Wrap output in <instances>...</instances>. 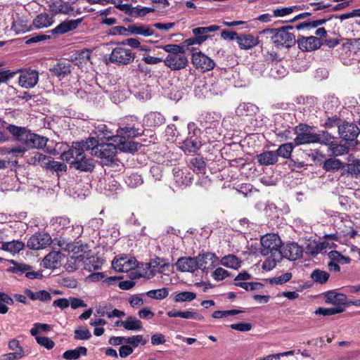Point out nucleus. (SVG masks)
<instances>
[{"label": "nucleus", "instance_id": "15", "mask_svg": "<svg viewBox=\"0 0 360 360\" xmlns=\"http://www.w3.org/2000/svg\"><path fill=\"white\" fill-rule=\"evenodd\" d=\"M51 243V238L49 234L39 233L32 235L27 240V247L32 250L44 249Z\"/></svg>", "mask_w": 360, "mask_h": 360}, {"label": "nucleus", "instance_id": "43", "mask_svg": "<svg viewBox=\"0 0 360 360\" xmlns=\"http://www.w3.org/2000/svg\"><path fill=\"white\" fill-rule=\"evenodd\" d=\"M257 108L252 103H240L236 110V113L238 116H246L255 112Z\"/></svg>", "mask_w": 360, "mask_h": 360}, {"label": "nucleus", "instance_id": "60", "mask_svg": "<svg viewBox=\"0 0 360 360\" xmlns=\"http://www.w3.org/2000/svg\"><path fill=\"white\" fill-rule=\"evenodd\" d=\"M125 182L130 187H136L142 184L143 180L140 175L132 174L126 178Z\"/></svg>", "mask_w": 360, "mask_h": 360}, {"label": "nucleus", "instance_id": "48", "mask_svg": "<svg viewBox=\"0 0 360 360\" xmlns=\"http://www.w3.org/2000/svg\"><path fill=\"white\" fill-rule=\"evenodd\" d=\"M329 151L335 156H340L347 154L349 151L346 146L331 142L328 146Z\"/></svg>", "mask_w": 360, "mask_h": 360}, {"label": "nucleus", "instance_id": "29", "mask_svg": "<svg viewBox=\"0 0 360 360\" xmlns=\"http://www.w3.org/2000/svg\"><path fill=\"white\" fill-rule=\"evenodd\" d=\"M130 34L141 35L143 37L152 36L155 34V30L152 25H146L143 24H133L128 27Z\"/></svg>", "mask_w": 360, "mask_h": 360}, {"label": "nucleus", "instance_id": "36", "mask_svg": "<svg viewBox=\"0 0 360 360\" xmlns=\"http://www.w3.org/2000/svg\"><path fill=\"white\" fill-rule=\"evenodd\" d=\"M265 256L266 258L263 262L262 268L264 270L270 271L276 266V262L281 259L282 252H275L274 253H271L269 255Z\"/></svg>", "mask_w": 360, "mask_h": 360}, {"label": "nucleus", "instance_id": "42", "mask_svg": "<svg viewBox=\"0 0 360 360\" xmlns=\"http://www.w3.org/2000/svg\"><path fill=\"white\" fill-rule=\"evenodd\" d=\"M54 75L63 78L70 73V63H58L51 70Z\"/></svg>", "mask_w": 360, "mask_h": 360}, {"label": "nucleus", "instance_id": "51", "mask_svg": "<svg viewBox=\"0 0 360 360\" xmlns=\"http://www.w3.org/2000/svg\"><path fill=\"white\" fill-rule=\"evenodd\" d=\"M311 278L314 282L322 284L328 280L329 274L325 271L316 269L312 271Z\"/></svg>", "mask_w": 360, "mask_h": 360}, {"label": "nucleus", "instance_id": "30", "mask_svg": "<svg viewBox=\"0 0 360 360\" xmlns=\"http://www.w3.org/2000/svg\"><path fill=\"white\" fill-rule=\"evenodd\" d=\"M165 119L163 115L158 112H150L143 117V125L149 127H158L165 123Z\"/></svg>", "mask_w": 360, "mask_h": 360}, {"label": "nucleus", "instance_id": "6", "mask_svg": "<svg viewBox=\"0 0 360 360\" xmlns=\"http://www.w3.org/2000/svg\"><path fill=\"white\" fill-rule=\"evenodd\" d=\"M292 29V26H287L279 29H270L264 32L274 33L272 36L273 43L278 47L290 48L295 44V35L288 31Z\"/></svg>", "mask_w": 360, "mask_h": 360}, {"label": "nucleus", "instance_id": "33", "mask_svg": "<svg viewBox=\"0 0 360 360\" xmlns=\"http://www.w3.org/2000/svg\"><path fill=\"white\" fill-rule=\"evenodd\" d=\"M48 139L31 132L27 141L26 146L30 148H42L46 146Z\"/></svg>", "mask_w": 360, "mask_h": 360}, {"label": "nucleus", "instance_id": "8", "mask_svg": "<svg viewBox=\"0 0 360 360\" xmlns=\"http://www.w3.org/2000/svg\"><path fill=\"white\" fill-rule=\"evenodd\" d=\"M261 253L262 255H269L275 252H281V240L279 236L275 233H269L261 238Z\"/></svg>", "mask_w": 360, "mask_h": 360}, {"label": "nucleus", "instance_id": "63", "mask_svg": "<svg viewBox=\"0 0 360 360\" xmlns=\"http://www.w3.org/2000/svg\"><path fill=\"white\" fill-rule=\"evenodd\" d=\"M36 341L39 345L47 349H51L55 346L54 342L47 337L37 336Z\"/></svg>", "mask_w": 360, "mask_h": 360}, {"label": "nucleus", "instance_id": "47", "mask_svg": "<svg viewBox=\"0 0 360 360\" xmlns=\"http://www.w3.org/2000/svg\"><path fill=\"white\" fill-rule=\"evenodd\" d=\"M196 298V294L190 291L178 292L174 297L175 302H191Z\"/></svg>", "mask_w": 360, "mask_h": 360}, {"label": "nucleus", "instance_id": "4", "mask_svg": "<svg viewBox=\"0 0 360 360\" xmlns=\"http://www.w3.org/2000/svg\"><path fill=\"white\" fill-rule=\"evenodd\" d=\"M67 252L70 257L68 260V267H71L72 270L77 269L82 264L85 263L86 259L89 255L88 246L79 243H71Z\"/></svg>", "mask_w": 360, "mask_h": 360}, {"label": "nucleus", "instance_id": "61", "mask_svg": "<svg viewBox=\"0 0 360 360\" xmlns=\"http://www.w3.org/2000/svg\"><path fill=\"white\" fill-rule=\"evenodd\" d=\"M240 312H241V311L237 310V309H231V310H226V311H215L212 314V316L214 319H221V318L226 317L229 316L236 315Z\"/></svg>", "mask_w": 360, "mask_h": 360}, {"label": "nucleus", "instance_id": "59", "mask_svg": "<svg viewBox=\"0 0 360 360\" xmlns=\"http://www.w3.org/2000/svg\"><path fill=\"white\" fill-rule=\"evenodd\" d=\"M45 165H46L49 168L56 172H65L67 169L65 164L58 161L48 160L47 162H45Z\"/></svg>", "mask_w": 360, "mask_h": 360}, {"label": "nucleus", "instance_id": "13", "mask_svg": "<svg viewBox=\"0 0 360 360\" xmlns=\"http://www.w3.org/2000/svg\"><path fill=\"white\" fill-rule=\"evenodd\" d=\"M198 269L207 273L219 264V258L212 252L200 254L197 257Z\"/></svg>", "mask_w": 360, "mask_h": 360}, {"label": "nucleus", "instance_id": "28", "mask_svg": "<svg viewBox=\"0 0 360 360\" xmlns=\"http://www.w3.org/2000/svg\"><path fill=\"white\" fill-rule=\"evenodd\" d=\"M220 27L216 25H212L208 27H198L192 30L193 34L202 44L209 37L208 33L218 31Z\"/></svg>", "mask_w": 360, "mask_h": 360}, {"label": "nucleus", "instance_id": "31", "mask_svg": "<svg viewBox=\"0 0 360 360\" xmlns=\"http://www.w3.org/2000/svg\"><path fill=\"white\" fill-rule=\"evenodd\" d=\"M54 22V18L52 15L44 13L36 16L33 20V25L37 29H43L51 26Z\"/></svg>", "mask_w": 360, "mask_h": 360}, {"label": "nucleus", "instance_id": "39", "mask_svg": "<svg viewBox=\"0 0 360 360\" xmlns=\"http://www.w3.org/2000/svg\"><path fill=\"white\" fill-rule=\"evenodd\" d=\"M70 224V220L66 217H57L51 220V226L58 232L68 228Z\"/></svg>", "mask_w": 360, "mask_h": 360}, {"label": "nucleus", "instance_id": "18", "mask_svg": "<svg viewBox=\"0 0 360 360\" xmlns=\"http://www.w3.org/2000/svg\"><path fill=\"white\" fill-rule=\"evenodd\" d=\"M39 81V73L34 70H28L21 72L18 83L25 89L33 88Z\"/></svg>", "mask_w": 360, "mask_h": 360}, {"label": "nucleus", "instance_id": "14", "mask_svg": "<svg viewBox=\"0 0 360 360\" xmlns=\"http://www.w3.org/2000/svg\"><path fill=\"white\" fill-rule=\"evenodd\" d=\"M96 143L97 140L94 137L89 138L86 141L80 142H73L72 148L70 149L72 155H73L72 161L83 158V157L85 156L84 152L91 150V147L94 146Z\"/></svg>", "mask_w": 360, "mask_h": 360}, {"label": "nucleus", "instance_id": "12", "mask_svg": "<svg viewBox=\"0 0 360 360\" xmlns=\"http://www.w3.org/2000/svg\"><path fill=\"white\" fill-rule=\"evenodd\" d=\"M172 171L174 181L178 187L183 188L191 184L193 175L188 168L177 166Z\"/></svg>", "mask_w": 360, "mask_h": 360}, {"label": "nucleus", "instance_id": "2", "mask_svg": "<svg viewBox=\"0 0 360 360\" xmlns=\"http://www.w3.org/2000/svg\"><path fill=\"white\" fill-rule=\"evenodd\" d=\"M160 48L168 53L167 57L163 60L166 67L172 70H180L187 66L188 60L183 47L178 44H167Z\"/></svg>", "mask_w": 360, "mask_h": 360}, {"label": "nucleus", "instance_id": "5", "mask_svg": "<svg viewBox=\"0 0 360 360\" xmlns=\"http://www.w3.org/2000/svg\"><path fill=\"white\" fill-rule=\"evenodd\" d=\"M135 54L132 50L126 46L124 43L117 45L109 56L110 63L117 65H127L134 62Z\"/></svg>", "mask_w": 360, "mask_h": 360}, {"label": "nucleus", "instance_id": "56", "mask_svg": "<svg viewBox=\"0 0 360 360\" xmlns=\"http://www.w3.org/2000/svg\"><path fill=\"white\" fill-rule=\"evenodd\" d=\"M91 333L86 328H79L75 330V339L79 340H89L91 338Z\"/></svg>", "mask_w": 360, "mask_h": 360}, {"label": "nucleus", "instance_id": "37", "mask_svg": "<svg viewBox=\"0 0 360 360\" xmlns=\"http://www.w3.org/2000/svg\"><path fill=\"white\" fill-rule=\"evenodd\" d=\"M25 292L26 295L32 300H40L42 302H47L51 300V294L44 290L37 292H33L30 290H26Z\"/></svg>", "mask_w": 360, "mask_h": 360}, {"label": "nucleus", "instance_id": "24", "mask_svg": "<svg viewBox=\"0 0 360 360\" xmlns=\"http://www.w3.org/2000/svg\"><path fill=\"white\" fill-rule=\"evenodd\" d=\"M303 248L296 243L287 244L282 252V256L290 260L295 261L300 259L303 254Z\"/></svg>", "mask_w": 360, "mask_h": 360}, {"label": "nucleus", "instance_id": "50", "mask_svg": "<svg viewBox=\"0 0 360 360\" xmlns=\"http://www.w3.org/2000/svg\"><path fill=\"white\" fill-rule=\"evenodd\" d=\"M169 295V290L167 288H162L157 290H151L146 292V295L152 299L163 300Z\"/></svg>", "mask_w": 360, "mask_h": 360}, {"label": "nucleus", "instance_id": "27", "mask_svg": "<svg viewBox=\"0 0 360 360\" xmlns=\"http://www.w3.org/2000/svg\"><path fill=\"white\" fill-rule=\"evenodd\" d=\"M237 43L241 49L249 50L259 44V39L252 34H241L236 37Z\"/></svg>", "mask_w": 360, "mask_h": 360}, {"label": "nucleus", "instance_id": "44", "mask_svg": "<svg viewBox=\"0 0 360 360\" xmlns=\"http://www.w3.org/2000/svg\"><path fill=\"white\" fill-rule=\"evenodd\" d=\"M143 328L140 320L134 316H128L124 320V328L128 330H140Z\"/></svg>", "mask_w": 360, "mask_h": 360}, {"label": "nucleus", "instance_id": "21", "mask_svg": "<svg viewBox=\"0 0 360 360\" xmlns=\"http://www.w3.org/2000/svg\"><path fill=\"white\" fill-rule=\"evenodd\" d=\"M147 266L150 275L154 276L157 274H165L169 266V263L163 258L155 257L152 259Z\"/></svg>", "mask_w": 360, "mask_h": 360}, {"label": "nucleus", "instance_id": "10", "mask_svg": "<svg viewBox=\"0 0 360 360\" xmlns=\"http://www.w3.org/2000/svg\"><path fill=\"white\" fill-rule=\"evenodd\" d=\"M112 266L117 272H128L137 267V260L133 257L121 255L112 260Z\"/></svg>", "mask_w": 360, "mask_h": 360}, {"label": "nucleus", "instance_id": "17", "mask_svg": "<svg viewBox=\"0 0 360 360\" xmlns=\"http://www.w3.org/2000/svg\"><path fill=\"white\" fill-rule=\"evenodd\" d=\"M326 302L335 306L338 309H342V312L345 311L347 307V297L343 293H339L335 291H328L326 293Z\"/></svg>", "mask_w": 360, "mask_h": 360}, {"label": "nucleus", "instance_id": "52", "mask_svg": "<svg viewBox=\"0 0 360 360\" xmlns=\"http://www.w3.org/2000/svg\"><path fill=\"white\" fill-rule=\"evenodd\" d=\"M12 29L17 34L24 33L30 31V27L27 25V22L22 19H18L13 21L12 25Z\"/></svg>", "mask_w": 360, "mask_h": 360}, {"label": "nucleus", "instance_id": "55", "mask_svg": "<svg viewBox=\"0 0 360 360\" xmlns=\"http://www.w3.org/2000/svg\"><path fill=\"white\" fill-rule=\"evenodd\" d=\"M298 10L297 6L280 7L273 11L274 17H284L291 14L294 11Z\"/></svg>", "mask_w": 360, "mask_h": 360}, {"label": "nucleus", "instance_id": "22", "mask_svg": "<svg viewBox=\"0 0 360 360\" xmlns=\"http://www.w3.org/2000/svg\"><path fill=\"white\" fill-rule=\"evenodd\" d=\"M83 18L76 20H65L51 30L53 34H64L67 32L75 30L82 22Z\"/></svg>", "mask_w": 360, "mask_h": 360}, {"label": "nucleus", "instance_id": "32", "mask_svg": "<svg viewBox=\"0 0 360 360\" xmlns=\"http://www.w3.org/2000/svg\"><path fill=\"white\" fill-rule=\"evenodd\" d=\"M258 162L262 165H271L277 162L278 158L275 151H265L257 157Z\"/></svg>", "mask_w": 360, "mask_h": 360}, {"label": "nucleus", "instance_id": "54", "mask_svg": "<svg viewBox=\"0 0 360 360\" xmlns=\"http://www.w3.org/2000/svg\"><path fill=\"white\" fill-rule=\"evenodd\" d=\"M84 264L85 266H88L89 269L91 271L100 269L103 262L102 260H101L99 258L95 257H89V255L88 258L86 259V262Z\"/></svg>", "mask_w": 360, "mask_h": 360}, {"label": "nucleus", "instance_id": "40", "mask_svg": "<svg viewBox=\"0 0 360 360\" xmlns=\"http://www.w3.org/2000/svg\"><path fill=\"white\" fill-rule=\"evenodd\" d=\"M87 349L84 347H79L75 349H70L65 351L63 354V357L66 360L77 359L81 355L85 356Z\"/></svg>", "mask_w": 360, "mask_h": 360}, {"label": "nucleus", "instance_id": "41", "mask_svg": "<svg viewBox=\"0 0 360 360\" xmlns=\"http://www.w3.org/2000/svg\"><path fill=\"white\" fill-rule=\"evenodd\" d=\"M219 264H221V265L226 267L234 269H237L240 266V261L233 255L223 257L221 261H219Z\"/></svg>", "mask_w": 360, "mask_h": 360}, {"label": "nucleus", "instance_id": "53", "mask_svg": "<svg viewBox=\"0 0 360 360\" xmlns=\"http://www.w3.org/2000/svg\"><path fill=\"white\" fill-rule=\"evenodd\" d=\"M190 164L195 172L200 174L204 173L205 162L202 159L198 158H193L191 159Z\"/></svg>", "mask_w": 360, "mask_h": 360}, {"label": "nucleus", "instance_id": "9", "mask_svg": "<svg viewBox=\"0 0 360 360\" xmlns=\"http://www.w3.org/2000/svg\"><path fill=\"white\" fill-rule=\"evenodd\" d=\"M49 10L54 17L58 14L69 15L76 16L81 13L79 8H75L70 3L62 0H56L49 5Z\"/></svg>", "mask_w": 360, "mask_h": 360}, {"label": "nucleus", "instance_id": "38", "mask_svg": "<svg viewBox=\"0 0 360 360\" xmlns=\"http://www.w3.org/2000/svg\"><path fill=\"white\" fill-rule=\"evenodd\" d=\"M72 163L75 165L76 169L84 172L91 171L94 168V160L92 159H87L85 156L81 160L72 161Z\"/></svg>", "mask_w": 360, "mask_h": 360}, {"label": "nucleus", "instance_id": "34", "mask_svg": "<svg viewBox=\"0 0 360 360\" xmlns=\"http://www.w3.org/2000/svg\"><path fill=\"white\" fill-rule=\"evenodd\" d=\"M201 146L200 141L197 138L191 137L186 139L181 146V148L186 153H195Z\"/></svg>", "mask_w": 360, "mask_h": 360}, {"label": "nucleus", "instance_id": "35", "mask_svg": "<svg viewBox=\"0 0 360 360\" xmlns=\"http://www.w3.org/2000/svg\"><path fill=\"white\" fill-rule=\"evenodd\" d=\"M25 247V244L20 240H12L9 242H3L1 243V248L9 252L12 254H15L22 250Z\"/></svg>", "mask_w": 360, "mask_h": 360}, {"label": "nucleus", "instance_id": "64", "mask_svg": "<svg viewBox=\"0 0 360 360\" xmlns=\"http://www.w3.org/2000/svg\"><path fill=\"white\" fill-rule=\"evenodd\" d=\"M212 276L216 281H222L229 276V273L224 269L219 267L214 271Z\"/></svg>", "mask_w": 360, "mask_h": 360}, {"label": "nucleus", "instance_id": "20", "mask_svg": "<svg viewBox=\"0 0 360 360\" xmlns=\"http://www.w3.org/2000/svg\"><path fill=\"white\" fill-rule=\"evenodd\" d=\"M299 48L303 51H311L319 49L321 46V40L314 36L300 37L297 39Z\"/></svg>", "mask_w": 360, "mask_h": 360}, {"label": "nucleus", "instance_id": "25", "mask_svg": "<svg viewBox=\"0 0 360 360\" xmlns=\"http://www.w3.org/2000/svg\"><path fill=\"white\" fill-rule=\"evenodd\" d=\"M6 129L14 136L15 139L26 145L31 131L25 127L9 124Z\"/></svg>", "mask_w": 360, "mask_h": 360}, {"label": "nucleus", "instance_id": "1", "mask_svg": "<svg viewBox=\"0 0 360 360\" xmlns=\"http://www.w3.org/2000/svg\"><path fill=\"white\" fill-rule=\"evenodd\" d=\"M143 126L136 119L131 118V123H127L124 127L119 128L117 134L112 138L113 142L117 143L119 150L124 152L136 150V144L134 142L126 140V139L142 135L143 132Z\"/></svg>", "mask_w": 360, "mask_h": 360}, {"label": "nucleus", "instance_id": "19", "mask_svg": "<svg viewBox=\"0 0 360 360\" xmlns=\"http://www.w3.org/2000/svg\"><path fill=\"white\" fill-rule=\"evenodd\" d=\"M63 258L64 255L60 252H51L43 259L41 266L49 269H57L61 265Z\"/></svg>", "mask_w": 360, "mask_h": 360}, {"label": "nucleus", "instance_id": "58", "mask_svg": "<svg viewBox=\"0 0 360 360\" xmlns=\"http://www.w3.org/2000/svg\"><path fill=\"white\" fill-rule=\"evenodd\" d=\"M147 340H145L141 335H134L126 338L125 343L132 345L134 347H136L139 344L143 345H146Z\"/></svg>", "mask_w": 360, "mask_h": 360}, {"label": "nucleus", "instance_id": "45", "mask_svg": "<svg viewBox=\"0 0 360 360\" xmlns=\"http://www.w3.org/2000/svg\"><path fill=\"white\" fill-rule=\"evenodd\" d=\"M295 144L288 143L281 145L275 151L278 156H281L285 159L290 158Z\"/></svg>", "mask_w": 360, "mask_h": 360}, {"label": "nucleus", "instance_id": "3", "mask_svg": "<svg viewBox=\"0 0 360 360\" xmlns=\"http://www.w3.org/2000/svg\"><path fill=\"white\" fill-rule=\"evenodd\" d=\"M295 134L297 136L294 139V143L296 146L314 143L327 144L328 139L325 131L315 133L311 127L306 124L297 126L295 128Z\"/></svg>", "mask_w": 360, "mask_h": 360}, {"label": "nucleus", "instance_id": "57", "mask_svg": "<svg viewBox=\"0 0 360 360\" xmlns=\"http://www.w3.org/2000/svg\"><path fill=\"white\" fill-rule=\"evenodd\" d=\"M314 313L316 315L331 316L342 313V309H338V308H335V307L330 308L319 307Z\"/></svg>", "mask_w": 360, "mask_h": 360}, {"label": "nucleus", "instance_id": "26", "mask_svg": "<svg viewBox=\"0 0 360 360\" xmlns=\"http://www.w3.org/2000/svg\"><path fill=\"white\" fill-rule=\"evenodd\" d=\"M167 315L170 318L180 317L185 319H193L196 321H202L205 319L202 314L193 310H171L167 312Z\"/></svg>", "mask_w": 360, "mask_h": 360}, {"label": "nucleus", "instance_id": "7", "mask_svg": "<svg viewBox=\"0 0 360 360\" xmlns=\"http://www.w3.org/2000/svg\"><path fill=\"white\" fill-rule=\"evenodd\" d=\"M117 149H119L117 143H101L98 142L91 147V154L107 162H112L115 156Z\"/></svg>", "mask_w": 360, "mask_h": 360}, {"label": "nucleus", "instance_id": "49", "mask_svg": "<svg viewBox=\"0 0 360 360\" xmlns=\"http://www.w3.org/2000/svg\"><path fill=\"white\" fill-rule=\"evenodd\" d=\"M343 167V163L338 159L330 158L323 163V169L326 171L338 170Z\"/></svg>", "mask_w": 360, "mask_h": 360}, {"label": "nucleus", "instance_id": "62", "mask_svg": "<svg viewBox=\"0 0 360 360\" xmlns=\"http://www.w3.org/2000/svg\"><path fill=\"white\" fill-rule=\"evenodd\" d=\"M347 172L354 177L360 176V162L354 161L347 165Z\"/></svg>", "mask_w": 360, "mask_h": 360}, {"label": "nucleus", "instance_id": "16", "mask_svg": "<svg viewBox=\"0 0 360 360\" xmlns=\"http://www.w3.org/2000/svg\"><path fill=\"white\" fill-rule=\"evenodd\" d=\"M338 133L342 139L352 141L358 137L360 129L356 124L345 122L338 126Z\"/></svg>", "mask_w": 360, "mask_h": 360}, {"label": "nucleus", "instance_id": "46", "mask_svg": "<svg viewBox=\"0 0 360 360\" xmlns=\"http://www.w3.org/2000/svg\"><path fill=\"white\" fill-rule=\"evenodd\" d=\"M95 134H96L98 136H101L108 141H112V138L115 136L111 135L112 132L108 129L105 124H98L97 126H96Z\"/></svg>", "mask_w": 360, "mask_h": 360}, {"label": "nucleus", "instance_id": "11", "mask_svg": "<svg viewBox=\"0 0 360 360\" xmlns=\"http://www.w3.org/2000/svg\"><path fill=\"white\" fill-rule=\"evenodd\" d=\"M191 60L194 67L202 72L212 70L215 66L214 60L201 51L193 53Z\"/></svg>", "mask_w": 360, "mask_h": 360}, {"label": "nucleus", "instance_id": "23", "mask_svg": "<svg viewBox=\"0 0 360 360\" xmlns=\"http://www.w3.org/2000/svg\"><path fill=\"white\" fill-rule=\"evenodd\" d=\"M176 269L181 272H194L198 269L197 257H183L176 262Z\"/></svg>", "mask_w": 360, "mask_h": 360}]
</instances>
